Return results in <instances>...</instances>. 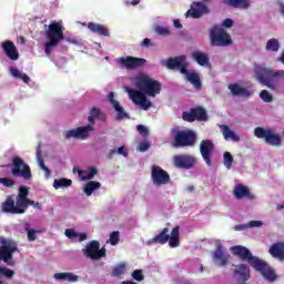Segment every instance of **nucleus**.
<instances>
[{
	"mask_svg": "<svg viewBox=\"0 0 284 284\" xmlns=\"http://www.w3.org/2000/svg\"><path fill=\"white\" fill-rule=\"evenodd\" d=\"M138 90L126 88V92L135 105H140L142 110L152 108V102L148 97H156L161 94V82L143 74L135 78Z\"/></svg>",
	"mask_w": 284,
	"mask_h": 284,
	"instance_id": "nucleus-1",
	"label": "nucleus"
},
{
	"mask_svg": "<svg viewBox=\"0 0 284 284\" xmlns=\"http://www.w3.org/2000/svg\"><path fill=\"white\" fill-rule=\"evenodd\" d=\"M45 37L49 41L44 43V52L47 57H51L52 50L59 45L65 38L63 34V23L52 22L49 24Z\"/></svg>",
	"mask_w": 284,
	"mask_h": 284,
	"instance_id": "nucleus-2",
	"label": "nucleus"
},
{
	"mask_svg": "<svg viewBox=\"0 0 284 284\" xmlns=\"http://www.w3.org/2000/svg\"><path fill=\"white\" fill-rule=\"evenodd\" d=\"M172 148H194L196 145V133L190 129L181 130L179 128L171 129Z\"/></svg>",
	"mask_w": 284,
	"mask_h": 284,
	"instance_id": "nucleus-3",
	"label": "nucleus"
},
{
	"mask_svg": "<svg viewBox=\"0 0 284 284\" xmlns=\"http://www.w3.org/2000/svg\"><path fill=\"white\" fill-rule=\"evenodd\" d=\"M254 72L257 81L272 91L276 90V85H274V83L278 82V79H284L283 70L274 71L273 69L265 67H255Z\"/></svg>",
	"mask_w": 284,
	"mask_h": 284,
	"instance_id": "nucleus-4",
	"label": "nucleus"
},
{
	"mask_svg": "<svg viewBox=\"0 0 284 284\" xmlns=\"http://www.w3.org/2000/svg\"><path fill=\"white\" fill-rule=\"evenodd\" d=\"M0 263L1 261L7 265H14L12 260L14 252H19V244L12 239L0 236Z\"/></svg>",
	"mask_w": 284,
	"mask_h": 284,
	"instance_id": "nucleus-5",
	"label": "nucleus"
},
{
	"mask_svg": "<svg viewBox=\"0 0 284 284\" xmlns=\"http://www.w3.org/2000/svg\"><path fill=\"white\" fill-rule=\"evenodd\" d=\"M210 41L213 48H227L232 45V37L220 27H213L210 29Z\"/></svg>",
	"mask_w": 284,
	"mask_h": 284,
	"instance_id": "nucleus-6",
	"label": "nucleus"
},
{
	"mask_svg": "<svg viewBox=\"0 0 284 284\" xmlns=\"http://www.w3.org/2000/svg\"><path fill=\"white\" fill-rule=\"evenodd\" d=\"M105 247L101 248V243L97 240L89 242L84 248H82V254L85 258H91V261H101L106 256Z\"/></svg>",
	"mask_w": 284,
	"mask_h": 284,
	"instance_id": "nucleus-7",
	"label": "nucleus"
},
{
	"mask_svg": "<svg viewBox=\"0 0 284 284\" xmlns=\"http://www.w3.org/2000/svg\"><path fill=\"white\" fill-rule=\"evenodd\" d=\"M254 134L256 139H264L267 145H273L274 148H278L281 143H283V139L277 133L272 132L270 129H264L261 126L255 128Z\"/></svg>",
	"mask_w": 284,
	"mask_h": 284,
	"instance_id": "nucleus-8",
	"label": "nucleus"
},
{
	"mask_svg": "<svg viewBox=\"0 0 284 284\" xmlns=\"http://www.w3.org/2000/svg\"><path fill=\"white\" fill-rule=\"evenodd\" d=\"M12 174L13 176H22L24 181L32 180V170H30V165H28L23 159L16 156L12 159Z\"/></svg>",
	"mask_w": 284,
	"mask_h": 284,
	"instance_id": "nucleus-9",
	"label": "nucleus"
},
{
	"mask_svg": "<svg viewBox=\"0 0 284 284\" xmlns=\"http://www.w3.org/2000/svg\"><path fill=\"white\" fill-rule=\"evenodd\" d=\"M151 180L155 187L168 185V183H170V173L163 170V168L156 164H153L151 166Z\"/></svg>",
	"mask_w": 284,
	"mask_h": 284,
	"instance_id": "nucleus-10",
	"label": "nucleus"
},
{
	"mask_svg": "<svg viewBox=\"0 0 284 284\" xmlns=\"http://www.w3.org/2000/svg\"><path fill=\"white\" fill-rule=\"evenodd\" d=\"M230 250L233 256H237L240 261H245L251 265V267H254V264L260 260L258 257L253 256L252 251L243 245H235L232 246Z\"/></svg>",
	"mask_w": 284,
	"mask_h": 284,
	"instance_id": "nucleus-11",
	"label": "nucleus"
},
{
	"mask_svg": "<svg viewBox=\"0 0 284 284\" xmlns=\"http://www.w3.org/2000/svg\"><path fill=\"white\" fill-rule=\"evenodd\" d=\"M21 196V187H19L18 195L14 199L8 196L7 200L2 203V212L4 214H24L23 206L19 205V197Z\"/></svg>",
	"mask_w": 284,
	"mask_h": 284,
	"instance_id": "nucleus-12",
	"label": "nucleus"
},
{
	"mask_svg": "<svg viewBox=\"0 0 284 284\" xmlns=\"http://www.w3.org/2000/svg\"><path fill=\"white\" fill-rule=\"evenodd\" d=\"M185 55H176L163 61L162 65L168 68V70H179L181 74H185L187 72V64L185 63Z\"/></svg>",
	"mask_w": 284,
	"mask_h": 284,
	"instance_id": "nucleus-13",
	"label": "nucleus"
},
{
	"mask_svg": "<svg viewBox=\"0 0 284 284\" xmlns=\"http://www.w3.org/2000/svg\"><path fill=\"white\" fill-rule=\"evenodd\" d=\"M173 165L179 170H192L196 165V158L191 154H178L173 156Z\"/></svg>",
	"mask_w": 284,
	"mask_h": 284,
	"instance_id": "nucleus-14",
	"label": "nucleus"
},
{
	"mask_svg": "<svg viewBox=\"0 0 284 284\" xmlns=\"http://www.w3.org/2000/svg\"><path fill=\"white\" fill-rule=\"evenodd\" d=\"M183 121L194 123V121H207V111L203 106L192 108L189 112L182 113Z\"/></svg>",
	"mask_w": 284,
	"mask_h": 284,
	"instance_id": "nucleus-15",
	"label": "nucleus"
},
{
	"mask_svg": "<svg viewBox=\"0 0 284 284\" xmlns=\"http://www.w3.org/2000/svg\"><path fill=\"white\" fill-rule=\"evenodd\" d=\"M200 154L207 168H212V156L214 154V142L210 139L202 140L200 143Z\"/></svg>",
	"mask_w": 284,
	"mask_h": 284,
	"instance_id": "nucleus-16",
	"label": "nucleus"
},
{
	"mask_svg": "<svg viewBox=\"0 0 284 284\" xmlns=\"http://www.w3.org/2000/svg\"><path fill=\"white\" fill-rule=\"evenodd\" d=\"M30 195V190L28 189V186H20V197L18 200V205H20V207H22V210H28V207H30V205H32V207H34L36 210H41V203L39 202H34L32 200H30L28 196Z\"/></svg>",
	"mask_w": 284,
	"mask_h": 284,
	"instance_id": "nucleus-17",
	"label": "nucleus"
},
{
	"mask_svg": "<svg viewBox=\"0 0 284 284\" xmlns=\"http://www.w3.org/2000/svg\"><path fill=\"white\" fill-rule=\"evenodd\" d=\"M118 63H120V65H123V68H126V70H136V68H143V65L148 63V60L143 58L128 55L120 58L118 60Z\"/></svg>",
	"mask_w": 284,
	"mask_h": 284,
	"instance_id": "nucleus-18",
	"label": "nucleus"
},
{
	"mask_svg": "<svg viewBox=\"0 0 284 284\" xmlns=\"http://www.w3.org/2000/svg\"><path fill=\"white\" fill-rule=\"evenodd\" d=\"M253 267L256 270V272H260L262 276L266 278V281H276V273L274 272V270L270 268L267 262L260 258L256 261Z\"/></svg>",
	"mask_w": 284,
	"mask_h": 284,
	"instance_id": "nucleus-19",
	"label": "nucleus"
},
{
	"mask_svg": "<svg viewBox=\"0 0 284 284\" xmlns=\"http://www.w3.org/2000/svg\"><path fill=\"white\" fill-rule=\"evenodd\" d=\"M210 9L203 2H193L190 10L186 11L185 17H192V19H201L203 14H209Z\"/></svg>",
	"mask_w": 284,
	"mask_h": 284,
	"instance_id": "nucleus-20",
	"label": "nucleus"
},
{
	"mask_svg": "<svg viewBox=\"0 0 284 284\" xmlns=\"http://www.w3.org/2000/svg\"><path fill=\"white\" fill-rule=\"evenodd\" d=\"M92 130H94V128H92V125L79 126L77 129L67 131L64 136H65V139H82V140H84L88 138V133L92 132Z\"/></svg>",
	"mask_w": 284,
	"mask_h": 284,
	"instance_id": "nucleus-21",
	"label": "nucleus"
},
{
	"mask_svg": "<svg viewBox=\"0 0 284 284\" xmlns=\"http://www.w3.org/2000/svg\"><path fill=\"white\" fill-rule=\"evenodd\" d=\"M233 276L237 278V281H242V283H246L251 278V271L247 264H237L233 265Z\"/></svg>",
	"mask_w": 284,
	"mask_h": 284,
	"instance_id": "nucleus-22",
	"label": "nucleus"
},
{
	"mask_svg": "<svg viewBox=\"0 0 284 284\" xmlns=\"http://www.w3.org/2000/svg\"><path fill=\"white\" fill-rule=\"evenodd\" d=\"M109 102L111 103L112 108L116 112V115H115L116 121H123V119H130V115L128 114V112H125V110L123 109V106H121L119 101L114 99V92L112 91L109 93Z\"/></svg>",
	"mask_w": 284,
	"mask_h": 284,
	"instance_id": "nucleus-23",
	"label": "nucleus"
},
{
	"mask_svg": "<svg viewBox=\"0 0 284 284\" xmlns=\"http://www.w3.org/2000/svg\"><path fill=\"white\" fill-rule=\"evenodd\" d=\"M213 261L220 267H225L230 263V255L225 253L223 246L219 245L214 251Z\"/></svg>",
	"mask_w": 284,
	"mask_h": 284,
	"instance_id": "nucleus-24",
	"label": "nucleus"
},
{
	"mask_svg": "<svg viewBox=\"0 0 284 284\" xmlns=\"http://www.w3.org/2000/svg\"><path fill=\"white\" fill-rule=\"evenodd\" d=\"M170 241V229L164 227L158 235L146 241V245H165Z\"/></svg>",
	"mask_w": 284,
	"mask_h": 284,
	"instance_id": "nucleus-25",
	"label": "nucleus"
},
{
	"mask_svg": "<svg viewBox=\"0 0 284 284\" xmlns=\"http://www.w3.org/2000/svg\"><path fill=\"white\" fill-rule=\"evenodd\" d=\"M2 50L4 54L10 59L11 61H18L19 60V51L17 50V45H14V42L12 41H4L2 42Z\"/></svg>",
	"mask_w": 284,
	"mask_h": 284,
	"instance_id": "nucleus-26",
	"label": "nucleus"
},
{
	"mask_svg": "<svg viewBox=\"0 0 284 284\" xmlns=\"http://www.w3.org/2000/svg\"><path fill=\"white\" fill-rule=\"evenodd\" d=\"M182 74L185 75L186 81H189V83L193 85V88H195L196 90H201V88H203V83L201 82V75L196 71H187L186 69V72Z\"/></svg>",
	"mask_w": 284,
	"mask_h": 284,
	"instance_id": "nucleus-27",
	"label": "nucleus"
},
{
	"mask_svg": "<svg viewBox=\"0 0 284 284\" xmlns=\"http://www.w3.org/2000/svg\"><path fill=\"white\" fill-rule=\"evenodd\" d=\"M233 194L235 199L241 200V199H254V195L252 192H250V189L243 184H237L235 185L233 190Z\"/></svg>",
	"mask_w": 284,
	"mask_h": 284,
	"instance_id": "nucleus-28",
	"label": "nucleus"
},
{
	"mask_svg": "<svg viewBox=\"0 0 284 284\" xmlns=\"http://www.w3.org/2000/svg\"><path fill=\"white\" fill-rule=\"evenodd\" d=\"M221 133L223 134V138L226 141H233V143H239L241 141V136L236 134V132L232 131L229 125L226 124H221L220 125Z\"/></svg>",
	"mask_w": 284,
	"mask_h": 284,
	"instance_id": "nucleus-29",
	"label": "nucleus"
},
{
	"mask_svg": "<svg viewBox=\"0 0 284 284\" xmlns=\"http://www.w3.org/2000/svg\"><path fill=\"white\" fill-rule=\"evenodd\" d=\"M268 253L273 258H278V261H284V243L277 242L271 245Z\"/></svg>",
	"mask_w": 284,
	"mask_h": 284,
	"instance_id": "nucleus-30",
	"label": "nucleus"
},
{
	"mask_svg": "<svg viewBox=\"0 0 284 284\" xmlns=\"http://www.w3.org/2000/svg\"><path fill=\"white\" fill-rule=\"evenodd\" d=\"M229 90L231 91L233 97H245L246 99H250V97H252V92L247 91V89L236 83L229 84Z\"/></svg>",
	"mask_w": 284,
	"mask_h": 284,
	"instance_id": "nucleus-31",
	"label": "nucleus"
},
{
	"mask_svg": "<svg viewBox=\"0 0 284 284\" xmlns=\"http://www.w3.org/2000/svg\"><path fill=\"white\" fill-rule=\"evenodd\" d=\"M179 230H181V226H174L171 231V234H169V246L170 247H179L181 245V234L179 233Z\"/></svg>",
	"mask_w": 284,
	"mask_h": 284,
	"instance_id": "nucleus-32",
	"label": "nucleus"
},
{
	"mask_svg": "<svg viewBox=\"0 0 284 284\" xmlns=\"http://www.w3.org/2000/svg\"><path fill=\"white\" fill-rule=\"evenodd\" d=\"M88 28L91 32H93V34H100L101 37H110V31L103 24L89 22Z\"/></svg>",
	"mask_w": 284,
	"mask_h": 284,
	"instance_id": "nucleus-33",
	"label": "nucleus"
},
{
	"mask_svg": "<svg viewBox=\"0 0 284 284\" xmlns=\"http://www.w3.org/2000/svg\"><path fill=\"white\" fill-rule=\"evenodd\" d=\"M192 59L196 61L199 65H202V67L210 65V55H207V53H203V51L193 52Z\"/></svg>",
	"mask_w": 284,
	"mask_h": 284,
	"instance_id": "nucleus-34",
	"label": "nucleus"
},
{
	"mask_svg": "<svg viewBox=\"0 0 284 284\" xmlns=\"http://www.w3.org/2000/svg\"><path fill=\"white\" fill-rule=\"evenodd\" d=\"M53 278L55 281H68V283H77L79 281V276L73 273H55Z\"/></svg>",
	"mask_w": 284,
	"mask_h": 284,
	"instance_id": "nucleus-35",
	"label": "nucleus"
},
{
	"mask_svg": "<svg viewBox=\"0 0 284 284\" xmlns=\"http://www.w3.org/2000/svg\"><path fill=\"white\" fill-rule=\"evenodd\" d=\"M88 121L89 123H94L95 119H99L100 121H105V114L100 111L99 108L93 106L89 112Z\"/></svg>",
	"mask_w": 284,
	"mask_h": 284,
	"instance_id": "nucleus-36",
	"label": "nucleus"
},
{
	"mask_svg": "<svg viewBox=\"0 0 284 284\" xmlns=\"http://www.w3.org/2000/svg\"><path fill=\"white\" fill-rule=\"evenodd\" d=\"M95 190H101V183L100 182L89 181L84 185V194H87V196H92V194Z\"/></svg>",
	"mask_w": 284,
	"mask_h": 284,
	"instance_id": "nucleus-37",
	"label": "nucleus"
},
{
	"mask_svg": "<svg viewBox=\"0 0 284 284\" xmlns=\"http://www.w3.org/2000/svg\"><path fill=\"white\" fill-rule=\"evenodd\" d=\"M231 8H237L239 10H247L250 8V0H229Z\"/></svg>",
	"mask_w": 284,
	"mask_h": 284,
	"instance_id": "nucleus-38",
	"label": "nucleus"
},
{
	"mask_svg": "<svg viewBox=\"0 0 284 284\" xmlns=\"http://www.w3.org/2000/svg\"><path fill=\"white\" fill-rule=\"evenodd\" d=\"M37 159L41 170L45 172V176H50L51 174L50 169L45 166V161L43 160V155H41V144H39L37 148Z\"/></svg>",
	"mask_w": 284,
	"mask_h": 284,
	"instance_id": "nucleus-39",
	"label": "nucleus"
},
{
	"mask_svg": "<svg viewBox=\"0 0 284 284\" xmlns=\"http://www.w3.org/2000/svg\"><path fill=\"white\" fill-rule=\"evenodd\" d=\"M265 50L267 52H278L281 50V42L276 38L270 39L266 42Z\"/></svg>",
	"mask_w": 284,
	"mask_h": 284,
	"instance_id": "nucleus-40",
	"label": "nucleus"
},
{
	"mask_svg": "<svg viewBox=\"0 0 284 284\" xmlns=\"http://www.w3.org/2000/svg\"><path fill=\"white\" fill-rule=\"evenodd\" d=\"M72 186V180L70 179H58L53 181V187L54 190H61V187H70Z\"/></svg>",
	"mask_w": 284,
	"mask_h": 284,
	"instance_id": "nucleus-41",
	"label": "nucleus"
},
{
	"mask_svg": "<svg viewBox=\"0 0 284 284\" xmlns=\"http://www.w3.org/2000/svg\"><path fill=\"white\" fill-rule=\"evenodd\" d=\"M223 159L224 168H226V170H232V164L234 163V156L232 155V153L225 151L223 153Z\"/></svg>",
	"mask_w": 284,
	"mask_h": 284,
	"instance_id": "nucleus-42",
	"label": "nucleus"
},
{
	"mask_svg": "<svg viewBox=\"0 0 284 284\" xmlns=\"http://www.w3.org/2000/svg\"><path fill=\"white\" fill-rule=\"evenodd\" d=\"M123 274H125V263H120L115 267H113L111 276L120 278V276H123Z\"/></svg>",
	"mask_w": 284,
	"mask_h": 284,
	"instance_id": "nucleus-43",
	"label": "nucleus"
},
{
	"mask_svg": "<svg viewBox=\"0 0 284 284\" xmlns=\"http://www.w3.org/2000/svg\"><path fill=\"white\" fill-rule=\"evenodd\" d=\"M84 174H87V175L82 176L81 181H92V179H94V176H97V174H99V171L97 170V168L91 166L89 169V172H87Z\"/></svg>",
	"mask_w": 284,
	"mask_h": 284,
	"instance_id": "nucleus-44",
	"label": "nucleus"
},
{
	"mask_svg": "<svg viewBox=\"0 0 284 284\" xmlns=\"http://www.w3.org/2000/svg\"><path fill=\"white\" fill-rule=\"evenodd\" d=\"M260 98L264 103H272V101H274V97L267 90H262L260 92Z\"/></svg>",
	"mask_w": 284,
	"mask_h": 284,
	"instance_id": "nucleus-45",
	"label": "nucleus"
},
{
	"mask_svg": "<svg viewBox=\"0 0 284 284\" xmlns=\"http://www.w3.org/2000/svg\"><path fill=\"white\" fill-rule=\"evenodd\" d=\"M131 276L138 283H141L142 281L145 280V276L143 275V270H135V271H133Z\"/></svg>",
	"mask_w": 284,
	"mask_h": 284,
	"instance_id": "nucleus-46",
	"label": "nucleus"
},
{
	"mask_svg": "<svg viewBox=\"0 0 284 284\" xmlns=\"http://www.w3.org/2000/svg\"><path fill=\"white\" fill-rule=\"evenodd\" d=\"M136 130L143 139H148V136H150V130H148L145 125L139 124L136 125Z\"/></svg>",
	"mask_w": 284,
	"mask_h": 284,
	"instance_id": "nucleus-47",
	"label": "nucleus"
},
{
	"mask_svg": "<svg viewBox=\"0 0 284 284\" xmlns=\"http://www.w3.org/2000/svg\"><path fill=\"white\" fill-rule=\"evenodd\" d=\"M0 183L4 185V187H14L17 182L10 178H0Z\"/></svg>",
	"mask_w": 284,
	"mask_h": 284,
	"instance_id": "nucleus-48",
	"label": "nucleus"
},
{
	"mask_svg": "<svg viewBox=\"0 0 284 284\" xmlns=\"http://www.w3.org/2000/svg\"><path fill=\"white\" fill-rule=\"evenodd\" d=\"M119 241H120L119 231H113L110 234V244L111 245H119Z\"/></svg>",
	"mask_w": 284,
	"mask_h": 284,
	"instance_id": "nucleus-49",
	"label": "nucleus"
},
{
	"mask_svg": "<svg viewBox=\"0 0 284 284\" xmlns=\"http://www.w3.org/2000/svg\"><path fill=\"white\" fill-rule=\"evenodd\" d=\"M26 231L28 234V241L30 242L37 241V232L39 231H36L34 229H30V227H27Z\"/></svg>",
	"mask_w": 284,
	"mask_h": 284,
	"instance_id": "nucleus-50",
	"label": "nucleus"
},
{
	"mask_svg": "<svg viewBox=\"0 0 284 284\" xmlns=\"http://www.w3.org/2000/svg\"><path fill=\"white\" fill-rule=\"evenodd\" d=\"M0 274L6 276V278H12L14 276V271L10 268L0 267Z\"/></svg>",
	"mask_w": 284,
	"mask_h": 284,
	"instance_id": "nucleus-51",
	"label": "nucleus"
},
{
	"mask_svg": "<svg viewBox=\"0 0 284 284\" xmlns=\"http://www.w3.org/2000/svg\"><path fill=\"white\" fill-rule=\"evenodd\" d=\"M155 32L158 34H161L162 37H168L170 36V29L165 28V27H156L155 28Z\"/></svg>",
	"mask_w": 284,
	"mask_h": 284,
	"instance_id": "nucleus-52",
	"label": "nucleus"
},
{
	"mask_svg": "<svg viewBox=\"0 0 284 284\" xmlns=\"http://www.w3.org/2000/svg\"><path fill=\"white\" fill-rule=\"evenodd\" d=\"M64 234L68 239H78L79 237V233H77V231H74V229H67Z\"/></svg>",
	"mask_w": 284,
	"mask_h": 284,
	"instance_id": "nucleus-53",
	"label": "nucleus"
},
{
	"mask_svg": "<svg viewBox=\"0 0 284 284\" xmlns=\"http://www.w3.org/2000/svg\"><path fill=\"white\" fill-rule=\"evenodd\" d=\"M148 150H150V144L148 142H141L139 144L140 152H148Z\"/></svg>",
	"mask_w": 284,
	"mask_h": 284,
	"instance_id": "nucleus-54",
	"label": "nucleus"
},
{
	"mask_svg": "<svg viewBox=\"0 0 284 284\" xmlns=\"http://www.w3.org/2000/svg\"><path fill=\"white\" fill-rule=\"evenodd\" d=\"M261 225H263V222L261 221H250L246 224V227H261Z\"/></svg>",
	"mask_w": 284,
	"mask_h": 284,
	"instance_id": "nucleus-55",
	"label": "nucleus"
},
{
	"mask_svg": "<svg viewBox=\"0 0 284 284\" xmlns=\"http://www.w3.org/2000/svg\"><path fill=\"white\" fill-rule=\"evenodd\" d=\"M10 72H11V75L14 77V79H20L21 78V71H19L18 69L16 68H11L10 69Z\"/></svg>",
	"mask_w": 284,
	"mask_h": 284,
	"instance_id": "nucleus-56",
	"label": "nucleus"
},
{
	"mask_svg": "<svg viewBox=\"0 0 284 284\" xmlns=\"http://www.w3.org/2000/svg\"><path fill=\"white\" fill-rule=\"evenodd\" d=\"M222 26L224 28H232L234 26V21L230 18L225 19L223 22H222Z\"/></svg>",
	"mask_w": 284,
	"mask_h": 284,
	"instance_id": "nucleus-57",
	"label": "nucleus"
},
{
	"mask_svg": "<svg viewBox=\"0 0 284 284\" xmlns=\"http://www.w3.org/2000/svg\"><path fill=\"white\" fill-rule=\"evenodd\" d=\"M151 40H150V38H145L141 43H140V45H141V48H150V45H151Z\"/></svg>",
	"mask_w": 284,
	"mask_h": 284,
	"instance_id": "nucleus-58",
	"label": "nucleus"
},
{
	"mask_svg": "<svg viewBox=\"0 0 284 284\" xmlns=\"http://www.w3.org/2000/svg\"><path fill=\"white\" fill-rule=\"evenodd\" d=\"M78 239L80 243H83V241H88V234L87 233H78Z\"/></svg>",
	"mask_w": 284,
	"mask_h": 284,
	"instance_id": "nucleus-59",
	"label": "nucleus"
},
{
	"mask_svg": "<svg viewBox=\"0 0 284 284\" xmlns=\"http://www.w3.org/2000/svg\"><path fill=\"white\" fill-rule=\"evenodd\" d=\"M118 154H121L122 156H128V151H125V146H120L118 149Z\"/></svg>",
	"mask_w": 284,
	"mask_h": 284,
	"instance_id": "nucleus-60",
	"label": "nucleus"
},
{
	"mask_svg": "<svg viewBox=\"0 0 284 284\" xmlns=\"http://www.w3.org/2000/svg\"><path fill=\"white\" fill-rule=\"evenodd\" d=\"M19 79H21V81H23L24 83H30V77H28V74L26 73H21Z\"/></svg>",
	"mask_w": 284,
	"mask_h": 284,
	"instance_id": "nucleus-61",
	"label": "nucleus"
},
{
	"mask_svg": "<svg viewBox=\"0 0 284 284\" xmlns=\"http://www.w3.org/2000/svg\"><path fill=\"white\" fill-rule=\"evenodd\" d=\"M247 224H239L234 226V230H236V232H241L243 230H246Z\"/></svg>",
	"mask_w": 284,
	"mask_h": 284,
	"instance_id": "nucleus-62",
	"label": "nucleus"
},
{
	"mask_svg": "<svg viewBox=\"0 0 284 284\" xmlns=\"http://www.w3.org/2000/svg\"><path fill=\"white\" fill-rule=\"evenodd\" d=\"M77 172L79 173V176L83 175V174H87L85 171L83 170H80L79 168H73V174H77Z\"/></svg>",
	"mask_w": 284,
	"mask_h": 284,
	"instance_id": "nucleus-63",
	"label": "nucleus"
},
{
	"mask_svg": "<svg viewBox=\"0 0 284 284\" xmlns=\"http://www.w3.org/2000/svg\"><path fill=\"white\" fill-rule=\"evenodd\" d=\"M118 154V150L116 149H113V150H111L110 152H109V155H108V158L109 159H112L114 155H116Z\"/></svg>",
	"mask_w": 284,
	"mask_h": 284,
	"instance_id": "nucleus-64",
	"label": "nucleus"
}]
</instances>
